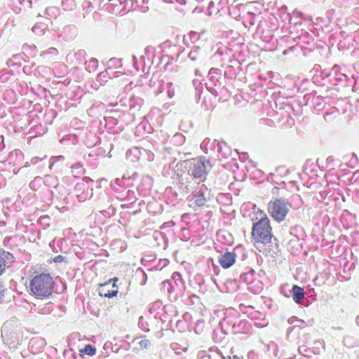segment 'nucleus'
Instances as JSON below:
<instances>
[{
  "mask_svg": "<svg viewBox=\"0 0 359 359\" xmlns=\"http://www.w3.org/2000/svg\"><path fill=\"white\" fill-rule=\"evenodd\" d=\"M215 86H212V84H210V83H205V87L207 88V90L212 95H214L215 97H217L218 96V93L217 91V90L214 88Z\"/></svg>",
  "mask_w": 359,
  "mask_h": 359,
  "instance_id": "nucleus-58",
  "label": "nucleus"
},
{
  "mask_svg": "<svg viewBox=\"0 0 359 359\" xmlns=\"http://www.w3.org/2000/svg\"><path fill=\"white\" fill-rule=\"evenodd\" d=\"M130 154H133L134 157H138L139 155H142L140 149L138 147H133L132 149L127 151L126 157H128Z\"/></svg>",
  "mask_w": 359,
  "mask_h": 359,
  "instance_id": "nucleus-55",
  "label": "nucleus"
},
{
  "mask_svg": "<svg viewBox=\"0 0 359 359\" xmlns=\"http://www.w3.org/2000/svg\"><path fill=\"white\" fill-rule=\"evenodd\" d=\"M86 53L84 50H79L74 53V58L78 65L86 64Z\"/></svg>",
  "mask_w": 359,
  "mask_h": 359,
  "instance_id": "nucleus-35",
  "label": "nucleus"
},
{
  "mask_svg": "<svg viewBox=\"0 0 359 359\" xmlns=\"http://www.w3.org/2000/svg\"><path fill=\"white\" fill-rule=\"evenodd\" d=\"M72 172L74 177H79L84 174L85 170L80 163H76L72 166Z\"/></svg>",
  "mask_w": 359,
  "mask_h": 359,
  "instance_id": "nucleus-41",
  "label": "nucleus"
},
{
  "mask_svg": "<svg viewBox=\"0 0 359 359\" xmlns=\"http://www.w3.org/2000/svg\"><path fill=\"white\" fill-rule=\"evenodd\" d=\"M153 128L147 122H141L136 128V134L137 136H144V134L152 133Z\"/></svg>",
  "mask_w": 359,
  "mask_h": 359,
  "instance_id": "nucleus-24",
  "label": "nucleus"
},
{
  "mask_svg": "<svg viewBox=\"0 0 359 359\" xmlns=\"http://www.w3.org/2000/svg\"><path fill=\"white\" fill-rule=\"evenodd\" d=\"M313 81L315 84L320 86H323L327 85L326 81L321 80V77H320L318 75H316L313 77Z\"/></svg>",
  "mask_w": 359,
  "mask_h": 359,
  "instance_id": "nucleus-60",
  "label": "nucleus"
},
{
  "mask_svg": "<svg viewBox=\"0 0 359 359\" xmlns=\"http://www.w3.org/2000/svg\"><path fill=\"white\" fill-rule=\"evenodd\" d=\"M252 330L251 323L247 320H239L234 327L232 334H248Z\"/></svg>",
  "mask_w": 359,
  "mask_h": 359,
  "instance_id": "nucleus-16",
  "label": "nucleus"
},
{
  "mask_svg": "<svg viewBox=\"0 0 359 359\" xmlns=\"http://www.w3.org/2000/svg\"><path fill=\"white\" fill-rule=\"evenodd\" d=\"M54 280L48 273L36 275L29 283L30 291L32 294L39 299L50 296L53 291Z\"/></svg>",
  "mask_w": 359,
  "mask_h": 359,
  "instance_id": "nucleus-1",
  "label": "nucleus"
},
{
  "mask_svg": "<svg viewBox=\"0 0 359 359\" xmlns=\"http://www.w3.org/2000/svg\"><path fill=\"white\" fill-rule=\"evenodd\" d=\"M165 59H167V61L163 67L164 69L165 70H167L168 69V66L172 63L173 60H174V57L172 55H163L160 57V62H161L163 60H164Z\"/></svg>",
  "mask_w": 359,
  "mask_h": 359,
  "instance_id": "nucleus-50",
  "label": "nucleus"
},
{
  "mask_svg": "<svg viewBox=\"0 0 359 359\" xmlns=\"http://www.w3.org/2000/svg\"><path fill=\"white\" fill-rule=\"evenodd\" d=\"M86 65H87L86 69L88 72H95L98 67V60L95 57H92Z\"/></svg>",
  "mask_w": 359,
  "mask_h": 359,
  "instance_id": "nucleus-40",
  "label": "nucleus"
},
{
  "mask_svg": "<svg viewBox=\"0 0 359 359\" xmlns=\"http://www.w3.org/2000/svg\"><path fill=\"white\" fill-rule=\"evenodd\" d=\"M181 151L177 149V147H165V155H181Z\"/></svg>",
  "mask_w": 359,
  "mask_h": 359,
  "instance_id": "nucleus-51",
  "label": "nucleus"
},
{
  "mask_svg": "<svg viewBox=\"0 0 359 359\" xmlns=\"http://www.w3.org/2000/svg\"><path fill=\"white\" fill-rule=\"evenodd\" d=\"M238 313L234 309H229L225 313V316L220 323L222 329L225 333L232 332L237 323Z\"/></svg>",
  "mask_w": 359,
  "mask_h": 359,
  "instance_id": "nucleus-9",
  "label": "nucleus"
},
{
  "mask_svg": "<svg viewBox=\"0 0 359 359\" xmlns=\"http://www.w3.org/2000/svg\"><path fill=\"white\" fill-rule=\"evenodd\" d=\"M22 48L23 50V53L29 55V57H33L36 55V46L24 44Z\"/></svg>",
  "mask_w": 359,
  "mask_h": 359,
  "instance_id": "nucleus-37",
  "label": "nucleus"
},
{
  "mask_svg": "<svg viewBox=\"0 0 359 359\" xmlns=\"http://www.w3.org/2000/svg\"><path fill=\"white\" fill-rule=\"evenodd\" d=\"M50 218L49 216L43 215V216H41L38 219V223L40 225L43 226V229H46L50 226Z\"/></svg>",
  "mask_w": 359,
  "mask_h": 359,
  "instance_id": "nucleus-47",
  "label": "nucleus"
},
{
  "mask_svg": "<svg viewBox=\"0 0 359 359\" xmlns=\"http://www.w3.org/2000/svg\"><path fill=\"white\" fill-rule=\"evenodd\" d=\"M201 47L199 45H194L192 50L189 53V57L192 61H196L200 56Z\"/></svg>",
  "mask_w": 359,
  "mask_h": 359,
  "instance_id": "nucleus-38",
  "label": "nucleus"
},
{
  "mask_svg": "<svg viewBox=\"0 0 359 359\" xmlns=\"http://www.w3.org/2000/svg\"><path fill=\"white\" fill-rule=\"evenodd\" d=\"M17 1L20 5L23 6L25 8H34L39 0H17Z\"/></svg>",
  "mask_w": 359,
  "mask_h": 359,
  "instance_id": "nucleus-42",
  "label": "nucleus"
},
{
  "mask_svg": "<svg viewBox=\"0 0 359 359\" xmlns=\"http://www.w3.org/2000/svg\"><path fill=\"white\" fill-rule=\"evenodd\" d=\"M252 236L257 243L266 244L271 242L272 238L270 221L266 216L263 217L259 221L254 223L252 230Z\"/></svg>",
  "mask_w": 359,
  "mask_h": 359,
  "instance_id": "nucleus-5",
  "label": "nucleus"
},
{
  "mask_svg": "<svg viewBox=\"0 0 359 359\" xmlns=\"http://www.w3.org/2000/svg\"><path fill=\"white\" fill-rule=\"evenodd\" d=\"M80 353L82 354H87L88 355H94L96 353V348L90 344H87L83 349L80 350Z\"/></svg>",
  "mask_w": 359,
  "mask_h": 359,
  "instance_id": "nucleus-44",
  "label": "nucleus"
},
{
  "mask_svg": "<svg viewBox=\"0 0 359 359\" xmlns=\"http://www.w3.org/2000/svg\"><path fill=\"white\" fill-rule=\"evenodd\" d=\"M291 204L284 198H276L269 203V212L271 216L277 222L283 221L289 212Z\"/></svg>",
  "mask_w": 359,
  "mask_h": 359,
  "instance_id": "nucleus-7",
  "label": "nucleus"
},
{
  "mask_svg": "<svg viewBox=\"0 0 359 359\" xmlns=\"http://www.w3.org/2000/svg\"><path fill=\"white\" fill-rule=\"evenodd\" d=\"M64 242H65V241L64 239H59L58 241H55V240L53 241L52 242L50 243V247L53 249V250H56V247H55V245L56 244V245L57 247H60Z\"/></svg>",
  "mask_w": 359,
  "mask_h": 359,
  "instance_id": "nucleus-62",
  "label": "nucleus"
},
{
  "mask_svg": "<svg viewBox=\"0 0 359 359\" xmlns=\"http://www.w3.org/2000/svg\"><path fill=\"white\" fill-rule=\"evenodd\" d=\"M123 183V180L122 179L116 178L114 181L111 182L110 185L114 188L117 189L118 187H122Z\"/></svg>",
  "mask_w": 359,
  "mask_h": 359,
  "instance_id": "nucleus-59",
  "label": "nucleus"
},
{
  "mask_svg": "<svg viewBox=\"0 0 359 359\" xmlns=\"http://www.w3.org/2000/svg\"><path fill=\"white\" fill-rule=\"evenodd\" d=\"M207 190V188L204 184H202L198 190L194 191V196L193 198L194 200V203L198 207H201L205 205V203L207 201V199L205 198V191Z\"/></svg>",
  "mask_w": 359,
  "mask_h": 359,
  "instance_id": "nucleus-18",
  "label": "nucleus"
},
{
  "mask_svg": "<svg viewBox=\"0 0 359 359\" xmlns=\"http://www.w3.org/2000/svg\"><path fill=\"white\" fill-rule=\"evenodd\" d=\"M62 4L65 9L72 10L74 6V3L72 0H62Z\"/></svg>",
  "mask_w": 359,
  "mask_h": 359,
  "instance_id": "nucleus-57",
  "label": "nucleus"
},
{
  "mask_svg": "<svg viewBox=\"0 0 359 359\" xmlns=\"http://www.w3.org/2000/svg\"><path fill=\"white\" fill-rule=\"evenodd\" d=\"M289 25V28L291 29V33H299L301 28H304L306 27L305 22L300 20L298 19V17H295V15H293L291 17V21H290Z\"/></svg>",
  "mask_w": 359,
  "mask_h": 359,
  "instance_id": "nucleus-20",
  "label": "nucleus"
},
{
  "mask_svg": "<svg viewBox=\"0 0 359 359\" xmlns=\"http://www.w3.org/2000/svg\"><path fill=\"white\" fill-rule=\"evenodd\" d=\"M324 97L321 95H316L315 97H313L311 100V104H313V108L316 112L321 111L324 109L326 102L325 101Z\"/></svg>",
  "mask_w": 359,
  "mask_h": 359,
  "instance_id": "nucleus-23",
  "label": "nucleus"
},
{
  "mask_svg": "<svg viewBox=\"0 0 359 359\" xmlns=\"http://www.w3.org/2000/svg\"><path fill=\"white\" fill-rule=\"evenodd\" d=\"M253 2H250L248 4H232L229 7V15L234 19L238 20L242 19L243 15L247 11L248 7H252Z\"/></svg>",
  "mask_w": 359,
  "mask_h": 359,
  "instance_id": "nucleus-11",
  "label": "nucleus"
},
{
  "mask_svg": "<svg viewBox=\"0 0 359 359\" xmlns=\"http://www.w3.org/2000/svg\"><path fill=\"white\" fill-rule=\"evenodd\" d=\"M255 271L252 269H248L246 271L242 273L240 276V278L244 283L248 285L252 283L254 280Z\"/></svg>",
  "mask_w": 359,
  "mask_h": 359,
  "instance_id": "nucleus-25",
  "label": "nucleus"
},
{
  "mask_svg": "<svg viewBox=\"0 0 359 359\" xmlns=\"http://www.w3.org/2000/svg\"><path fill=\"white\" fill-rule=\"evenodd\" d=\"M53 311V304H48L45 305L44 306L39 308L38 309V311L42 314H47L50 313Z\"/></svg>",
  "mask_w": 359,
  "mask_h": 359,
  "instance_id": "nucleus-52",
  "label": "nucleus"
},
{
  "mask_svg": "<svg viewBox=\"0 0 359 359\" xmlns=\"http://www.w3.org/2000/svg\"><path fill=\"white\" fill-rule=\"evenodd\" d=\"M184 136L182 134L178 133L174 135L171 139V142L177 144H182V143H184Z\"/></svg>",
  "mask_w": 359,
  "mask_h": 359,
  "instance_id": "nucleus-49",
  "label": "nucleus"
},
{
  "mask_svg": "<svg viewBox=\"0 0 359 359\" xmlns=\"http://www.w3.org/2000/svg\"><path fill=\"white\" fill-rule=\"evenodd\" d=\"M46 29L47 25L42 22L36 23L32 27L33 32L39 36L44 34Z\"/></svg>",
  "mask_w": 359,
  "mask_h": 359,
  "instance_id": "nucleus-34",
  "label": "nucleus"
},
{
  "mask_svg": "<svg viewBox=\"0 0 359 359\" xmlns=\"http://www.w3.org/2000/svg\"><path fill=\"white\" fill-rule=\"evenodd\" d=\"M107 69L111 71L114 69H121L122 67V59L113 57L107 62Z\"/></svg>",
  "mask_w": 359,
  "mask_h": 359,
  "instance_id": "nucleus-30",
  "label": "nucleus"
},
{
  "mask_svg": "<svg viewBox=\"0 0 359 359\" xmlns=\"http://www.w3.org/2000/svg\"><path fill=\"white\" fill-rule=\"evenodd\" d=\"M203 92V87L201 83H198V86L195 88V98L196 101L198 102Z\"/></svg>",
  "mask_w": 359,
  "mask_h": 359,
  "instance_id": "nucleus-54",
  "label": "nucleus"
},
{
  "mask_svg": "<svg viewBox=\"0 0 359 359\" xmlns=\"http://www.w3.org/2000/svg\"><path fill=\"white\" fill-rule=\"evenodd\" d=\"M205 282V278L202 275L196 274L194 276L193 280H191V284L194 288H198L199 292L203 293L207 290Z\"/></svg>",
  "mask_w": 359,
  "mask_h": 359,
  "instance_id": "nucleus-19",
  "label": "nucleus"
},
{
  "mask_svg": "<svg viewBox=\"0 0 359 359\" xmlns=\"http://www.w3.org/2000/svg\"><path fill=\"white\" fill-rule=\"evenodd\" d=\"M304 326H305V324L297 323L294 326L287 328V336L292 330H296L297 328L303 329L304 327Z\"/></svg>",
  "mask_w": 359,
  "mask_h": 359,
  "instance_id": "nucleus-64",
  "label": "nucleus"
},
{
  "mask_svg": "<svg viewBox=\"0 0 359 359\" xmlns=\"http://www.w3.org/2000/svg\"><path fill=\"white\" fill-rule=\"evenodd\" d=\"M236 257L234 252H226L219 258V263L224 269H228L235 263Z\"/></svg>",
  "mask_w": 359,
  "mask_h": 359,
  "instance_id": "nucleus-17",
  "label": "nucleus"
},
{
  "mask_svg": "<svg viewBox=\"0 0 359 359\" xmlns=\"http://www.w3.org/2000/svg\"><path fill=\"white\" fill-rule=\"evenodd\" d=\"M212 165L208 159L199 158L190 168L191 175L194 178L204 177L210 171Z\"/></svg>",
  "mask_w": 359,
  "mask_h": 359,
  "instance_id": "nucleus-8",
  "label": "nucleus"
},
{
  "mask_svg": "<svg viewBox=\"0 0 359 359\" xmlns=\"http://www.w3.org/2000/svg\"><path fill=\"white\" fill-rule=\"evenodd\" d=\"M239 74V70L233 65H228L224 70V76L225 79L232 80L234 79Z\"/></svg>",
  "mask_w": 359,
  "mask_h": 359,
  "instance_id": "nucleus-27",
  "label": "nucleus"
},
{
  "mask_svg": "<svg viewBox=\"0 0 359 359\" xmlns=\"http://www.w3.org/2000/svg\"><path fill=\"white\" fill-rule=\"evenodd\" d=\"M300 34L293 39L294 41H297L295 45L290 46L288 48L283 50V54L287 55L290 52H294L297 55L302 53L305 57L309 56L315 48L314 38L307 31L305 27L300 29Z\"/></svg>",
  "mask_w": 359,
  "mask_h": 359,
  "instance_id": "nucleus-2",
  "label": "nucleus"
},
{
  "mask_svg": "<svg viewBox=\"0 0 359 359\" xmlns=\"http://www.w3.org/2000/svg\"><path fill=\"white\" fill-rule=\"evenodd\" d=\"M196 182L193 180H188V179L185 182H181L180 183V189L184 194H189V192H194V189L196 187Z\"/></svg>",
  "mask_w": 359,
  "mask_h": 359,
  "instance_id": "nucleus-26",
  "label": "nucleus"
},
{
  "mask_svg": "<svg viewBox=\"0 0 359 359\" xmlns=\"http://www.w3.org/2000/svg\"><path fill=\"white\" fill-rule=\"evenodd\" d=\"M188 38L189 41L195 45L200 40L201 34L196 32L191 31L188 34Z\"/></svg>",
  "mask_w": 359,
  "mask_h": 359,
  "instance_id": "nucleus-46",
  "label": "nucleus"
},
{
  "mask_svg": "<svg viewBox=\"0 0 359 359\" xmlns=\"http://www.w3.org/2000/svg\"><path fill=\"white\" fill-rule=\"evenodd\" d=\"M278 18L273 15L259 20L255 35L258 36L264 42L270 43L274 36V32L278 29Z\"/></svg>",
  "mask_w": 359,
  "mask_h": 359,
  "instance_id": "nucleus-3",
  "label": "nucleus"
},
{
  "mask_svg": "<svg viewBox=\"0 0 359 359\" xmlns=\"http://www.w3.org/2000/svg\"><path fill=\"white\" fill-rule=\"evenodd\" d=\"M328 159L329 158H316V162L318 167L323 170L328 165Z\"/></svg>",
  "mask_w": 359,
  "mask_h": 359,
  "instance_id": "nucleus-53",
  "label": "nucleus"
},
{
  "mask_svg": "<svg viewBox=\"0 0 359 359\" xmlns=\"http://www.w3.org/2000/svg\"><path fill=\"white\" fill-rule=\"evenodd\" d=\"M317 94L316 90H313L309 93H306L303 97V101L299 102L302 105H307L310 102H311V100L313 97H315Z\"/></svg>",
  "mask_w": 359,
  "mask_h": 359,
  "instance_id": "nucleus-45",
  "label": "nucleus"
},
{
  "mask_svg": "<svg viewBox=\"0 0 359 359\" xmlns=\"http://www.w3.org/2000/svg\"><path fill=\"white\" fill-rule=\"evenodd\" d=\"M23 156V153L20 149H14L9 153L8 157H22Z\"/></svg>",
  "mask_w": 359,
  "mask_h": 359,
  "instance_id": "nucleus-61",
  "label": "nucleus"
},
{
  "mask_svg": "<svg viewBox=\"0 0 359 359\" xmlns=\"http://www.w3.org/2000/svg\"><path fill=\"white\" fill-rule=\"evenodd\" d=\"M77 140H78V137L76 135H74V134L67 135L64 136L60 140V143L62 144L74 145L76 144Z\"/></svg>",
  "mask_w": 359,
  "mask_h": 359,
  "instance_id": "nucleus-31",
  "label": "nucleus"
},
{
  "mask_svg": "<svg viewBox=\"0 0 359 359\" xmlns=\"http://www.w3.org/2000/svg\"><path fill=\"white\" fill-rule=\"evenodd\" d=\"M298 352L301 355L306 358L311 357V355L313 353V351L305 345L299 346L298 348Z\"/></svg>",
  "mask_w": 359,
  "mask_h": 359,
  "instance_id": "nucleus-43",
  "label": "nucleus"
},
{
  "mask_svg": "<svg viewBox=\"0 0 359 359\" xmlns=\"http://www.w3.org/2000/svg\"><path fill=\"white\" fill-rule=\"evenodd\" d=\"M11 77V74L8 72H1V80L0 83H6L8 81Z\"/></svg>",
  "mask_w": 359,
  "mask_h": 359,
  "instance_id": "nucleus-63",
  "label": "nucleus"
},
{
  "mask_svg": "<svg viewBox=\"0 0 359 359\" xmlns=\"http://www.w3.org/2000/svg\"><path fill=\"white\" fill-rule=\"evenodd\" d=\"M165 196H166L168 198H170L171 202H174L177 199V194L176 192H173V190L171 187L166 188Z\"/></svg>",
  "mask_w": 359,
  "mask_h": 359,
  "instance_id": "nucleus-48",
  "label": "nucleus"
},
{
  "mask_svg": "<svg viewBox=\"0 0 359 359\" xmlns=\"http://www.w3.org/2000/svg\"><path fill=\"white\" fill-rule=\"evenodd\" d=\"M104 125L107 130L113 134L120 133L123 130V126H118V121L117 118L111 116L104 117Z\"/></svg>",
  "mask_w": 359,
  "mask_h": 359,
  "instance_id": "nucleus-13",
  "label": "nucleus"
},
{
  "mask_svg": "<svg viewBox=\"0 0 359 359\" xmlns=\"http://www.w3.org/2000/svg\"><path fill=\"white\" fill-rule=\"evenodd\" d=\"M162 290L166 292L171 301H175L184 294L185 285L182 275L179 272H174L170 280L162 283Z\"/></svg>",
  "mask_w": 359,
  "mask_h": 359,
  "instance_id": "nucleus-4",
  "label": "nucleus"
},
{
  "mask_svg": "<svg viewBox=\"0 0 359 359\" xmlns=\"http://www.w3.org/2000/svg\"><path fill=\"white\" fill-rule=\"evenodd\" d=\"M332 72H326V71H323L321 73H320V75H318L320 77H321V80L323 81H326V84H328V82H329V79L332 76Z\"/></svg>",
  "mask_w": 359,
  "mask_h": 359,
  "instance_id": "nucleus-56",
  "label": "nucleus"
},
{
  "mask_svg": "<svg viewBox=\"0 0 359 359\" xmlns=\"http://www.w3.org/2000/svg\"><path fill=\"white\" fill-rule=\"evenodd\" d=\"M13 60H14V63H15V65L20 66L21 65V60H24L27 62L29 56L25 54V53H19V54H15L12 56Z\"/></svg>",
  "mask_w": 359,
  "mask_h": 359,
  "instance_id": "nucleus-39",
  "label": "nucleus"
},
{
  "mask_svg": "<svg viewBox=\"0 0 359 359\" xmlns=\"http://www.w3.org/2000/svg\"><path fill=\"white\" fill-rule=\"evenodd\" d=\"M201 148L206 154L210 156L217 154V157H229L232 155L231 148L226 142H217L214 140L212 142L210 139L206 137L201 144Z\"/></svg>",
  "mask_w": 359,
  "mask_h": 359,
  "instance_id": "nucleus-6",
  "label": "nucleus"
},
{
  "mask_svg": "<svg viewBox=\"0 0 359 359\" xmlns=\"http://www.w3.org/2000/svg\"><path fill=\"white\" fill-rule=\"evenodd\" d=\"M292 297L295 303L300 304H302V300L305 297V292L301 287L294 285L292 289Z\"/></svg>",
  "mask_w": 359,
  "mask_h": 359,
  "instance_id": "nucleus-22",
  "label": "nucleus"
},
{
  "mask_svg": "<svg viewBox=\"0 0 359 359\" xmlns=\"http://www.w3.org/2000/svg\"><path fill=\"white\" fill-rule=\"evenodd\" d=\"M277 15L281 19L282 22L285 23V25L286 24V22L289 23L290 21H291V17L292 15L287 13V7L285 5L281 6L278 9Z\"/></svg>",
  "mask_w": 359,
  "mask_h": 359,
  "instance_id": "nucleus-28",
  "label": "nucleus"
},
{
  "mask_svg": "<svg viewBox=\"0 0 359 359\" xmlns=\"http://www.w3.org/2000/svg\"><path fill=\"white\" fill-rule=\"evenodd\" d=\"M14 262L13 255L6 251H0V276Z\"/></svg>",
  "mask_w": 359,
  "mask_h": 359,
  "instance_id": "nucleus-15",
  "label": "nucleus"
},
{
  "mask_svg": "<svg viewBox=\"0 0 359 359\" xmlns=\"http://www.w3.org/2000/svg\"><path fill=\"white\" fill-rule=\"evenodd\" d=\"M60 10L56 6H50L47 7L44 11V15L47 18H56L59 14Z\"/></svg>",
  "mask_w": 359,
  "mask_h": 359,
  "instance_id": "nucleus-36",
  "label": "nucleus"
},
{
  "mask_svg": "<svg viewBox=\"0 0 359 359\" xmlns=\"http://www.w3.org/2000/svg\"><path fill=\"white\" fill-rule=\"evenodd\" d=\"M76 197L79 201H85L92 197L93 189L90 188L86 182L81 181L76 183L74 187Z\"/></svg>",
  "mask_w": 359,
  "mask_h": 359,
  "instance_id": "nucleus-10",
  "label": "nucleus"
},
{
  "mask_svg": "<svg viewBox=\"0 0 359 359\" xmlns=\"http://www.w3.org/2000/svg\"><path fill=\"white\" fill-rule=\"evenodd\" d=\"M1 97L9 104H15L18 100L16 93L11 88L4 90L2 93Z\"/></svg>",
  "mask_w": 359,
  "mask_h": 359,
  "instance_id": "nucleus-21",
  "label": "nucleus"
},
{
  "mask_svg": "<svg viewBox=\"0 0 359 359\" xmlns=\"http://www.w3.org/2000/svg\"><path fill=\"white\" fill-rule=\"evenodd\" d=\"M260 13L257 14L252 11V7H248L247 11L243 15V24L245 27H250L255 24L256 22H259V20L264 18L260 16Z\"/></svg>",
  "mask_w": 359,
  "mask_h": 359,
  "instance_id": "nucleus-12",
  "label": "nucleus"
},
{
  "mask_svg": "<svg viewBox=\"0 0 359 359\" xmlns=\"http://www.w3.org/2000/svg\"><path fill=\"white\" fill-rule=\"evenodd\" d=\"M135 278H138L140 285L146 284L147 280V275L141 268H138L135 271Z\"/></svg>",
  "mask_w": 359,
  "mask_h": 359,
  "instance_id": "nucleus-33",
  "label": "nucleus"
},
{
  "mask_svg": "<svg viewBox=\"0 0 359 359\" xmlns=\"http://www.w3.org/2000/svg\"><path fill=\"white\" fill-rule=\"evenodd\" d=\"M346 76L341 73L337 74L336 72L332 73V76L329 79L328 84L337 86L339 83L345 81Z\"/></svg>",
  "mask_w": 359,
  "mask_h": 359,
  "instance_id": "nucleus-29",
  "label": "nucleus"
},
{
  "mask_svg": "<svg viewBox=\"0 0 359 359\" xmlns=\"http://www.w3.org/2000/svg\"><path fill=\"white\" fill-rule=\"evenodd\" d=\"M222 72L218 68H211L208 72V83L212 86L221 87L222 85Z\"/></svg>",
  "mask_w": 359,
  "mask_h": 359,
  "instance_id": "nucleus-14",
  "label": "nucleus"
},
{
  "mask_svg": "<svg viewBox=\"0 0 359 359\" xmlns=\"http://www.w3.org/2000/svg\"><path fill=\"white\" fill-rule=\"evenodd\" d=\"M109 70L106 68V69L98 74L97 76V81L100 82L101 85L105 83L109 79L111 78V74L109 72Z\"/></svg>",
  "mask_w": 359,
  "mask_h": 359,
  "instance_id": "nucleus-32",
  "label": "nucleus"
}]
</instances>
